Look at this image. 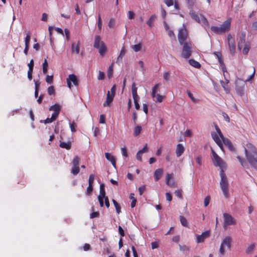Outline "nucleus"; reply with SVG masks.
<instances>
[{
  "label": "nucleus",
  "instance_id": "f257e3e1",
  "mask_svg": "<svg viewBox=\"0 0 257 257\" xmlns=\"http://www.w3.org/2000/svg\"><path fill=\"white\" fill-rule=\"evenodd\" d=\"M246 146V148H244L246 159L252 167L257 168V149L250 143H247Z\"/></svg>",
  "mask_w": 257,
  "mask_h": 257
},
{
  "label": "nucleus",
  "instance_id": "f03ea898",
  "mask_svg": "<svg viewBox=\"0 0 257 257\" xmlns=\"http://www.w3.org/2000/svg\"><path fill=\"white\" fill-rule=\"evenodd\" d=\"M231 18H228L223 22L220 27L212 26L210 28L211 31L215 34L221 35L228 32L231 26Z\"/></svg>",
  "mask_w": 257,
  "mask_h": 257
},
{
  "label": "nucleus",
  "instance_id": "7ed1b4c3",
  "mask_svg": "<svg viewBox=\"0 0 257 257\" xmlns=\"http://www.w3.org/2000/svg\"><path fill=\"white\" fill-rule=\"evenodd\" d=\"M189 14L192 19L200 24L206 30L209 29V24L207 19L202 15L196 14L193 9L190 10Z\"/></svg>",
  "mask_w": 257,
  "mask_h": 257
},
{
  "label": "nucleus",
  "instance_id": "20e7f679",
  "mask_svg": "<svg viewBox=\"0 0 257 257\" xmlns=\"http://www.w3.org/2000/svg\"><path fill=\"white\" fill-rule=\"evenodd\" d=\"M220 176L221 177V181L220 182V186L221 189L223 192V194L224 197L227 199L229 197V191H228V183L227 182V178L224 171L221 170L220 173Z\"/></svg>",
  "mask_w": 257,
  "mask_h": 257
},
{
  "label": "nucleus",
  "instance_id": "39448f33",
  "mask_svg": "<svg viewBox=\"0 0 257 257\" xmlns=\"http://www.w3.org/2000/svg\"><path fill=\"white\" fill-rule=\"evenodd\" d=\"M183 49L181 54L182 57L187 59L189 58L191 55V46L192 43L191 41H187L183 44Z\"/></svg>",
  "mask_w": 257,
  "mask_h": 257
},
{
  "label": "nucleus",
  "instance_id": "423d86ee",
  "mask_svg": "<svg viewBox=\"0 0 257 257\" xmlns=\"http://www.w3.org/2000/svg\"><path fill=\"white\" fill-rule=\"evenodd\" d=\"M231 241L232 238L229 236H226L222 240L219 248V252L221 255H223L225 253V246H226L228 249L230 248Z\"/></svg>",
  "mask_w": 257,
  "mask_h": 257
},
{
  "label": "nucleus",
  "instance_id": "0eeeda50",
  "mask_svg": "<svg viewBox=\"0 0 257 257\" xmlns=\"http://www.w3.org/2000/svg\"><path fill=\"white\" fill-rule=\"evenodd\" d=\"M80 159V158L76 156L73 158L72 162V167L71 169V173L74 175H77L80 172L79 163Z\"/></svg>",
  "mask_w": 257,
  "mask_h": 257
},
{
  "label": "nucleus",
  "instance_id": "6e6552de",
  "mask_svg": "<svg viewBox=\"0 0 257 257\" xmlns=\"http://www.w3.org/2000/svg\"><path fill=\"white\" fill-rule=\"evenodd\" d=\"M137 89L138 88L136 87L135 83H133L132 86V95L134 99L135 107L137 110H138L140 109V106L139 103L140 97L137 94Z\"/></svg>",
  "mask_w": 257,
  "mask_h": 257
},
{
  "label": "nucleus",
  "instance_id": "1a4fd4ad",
  "mask_svg": "<svg viewBox=\"0 0 257 257\" xmlns=\"http://www.w3.org/2000/svg\"><path fill=\"white\" fill-rule=\"evenodd\" d=\"M187 37L188 33L186 29L184 27L180 29L179 30L178 35V39L179 43L181 45H183V43L186 42L185 41L187 40Z\"/></svg>",
  "mask_w": 257,
  "mask_h": 257
},
{
  "label": "nucleus",
  "instance_id": "9d476101",
  "mask_svg": "<svg viewBox=\"0 0 257 257\" xmlns=\"http://www.w3.org/2000/svg\"><path fill=\"white\" fill-rule=\"evenodd\" d=\"M224 217V228H225L226 226L235 225L236 223V220L229 214L224 213L223 214Z\"/></svg>",
  "mask_w": 257,
  "mask_h": 257
},
{
  "label": "nucleus",
  "instance_id": "9b49d317",
  "mask_svg": "<svg viewBox=\"0 0 257 257\" xmlns=\"http://www.w3.org/2000/svg\"><path fill=\"white\" fill-rule=\"evenodd\" d=\"M211 153L212 155V160L214 165L220 168L222 167L223 161L222 159L211 149Z\"/></svg>",
  "mask_w": 257,
  "mask_h": 257
},
{
  "label": "nucleus",
  "instance_id": "f8f14e48",
  "mask_svg": "<svg viewBox=\"0 0 257 257\" xmlns=\"http://www.w3.org/2000/svg\"><path fill=\"white\" fill-rule=\"evenodd\" d=\"M227 41L230 52L232 55H234L235 52V43L234 39L230 34H228L227 36Z\"/></svg>",
  "mask_w": 257,
  "mask_h": 257
},
{
  "label": "nucleus",
  "instance_id": "ddd939ff",
  "mask_svg": "<svg viewBox=\"0 0 257 257\" xmlns=\"http://www.w3.org/2000/svg\"><path fill=\"white\" fill-rule=\"evenodd\" d=\"M210 236V232L209 231L203 232L201 235H196V242L197 243H201L204 242V240Z\"/></svg>",
  "mask_w": 257,
  "mask_h": 257
},
{
  "label": "nucleus",
  "instance_id": "4468645a",
  "mask_svg": "<svg viewBox=\"0 0 257 257\" xmlns=\"http://www.w3.org/2000/svg\"><path fill=\"white\" fill-rule=\"evenodd\" d=\"M49 110H53L54 112L52 115H54L55 117L57 118L61 111V106L57 103H55L49 108Z\"/></svg>",
  "mask_w": 257,
  "mask_h": 257
},
{
  "label": "nucleus",
  "instance_id": "2eb2a0df",
  "mask_svg": "<svg viewBox=\"0 0 257 257\" xmlns=\"http://www.w3.org/2000/svg\"><path fill=\"white\" fill-rule=\"evenodd\" d=\"M245 37L246 34L244 32H242L241 33L239 36V39L238 42V48L239 50H240L243 47V44L246 43L245 42Z\"/></svg>",
  "mask_w": 257,
  "mask_h": 257
},
{
  "label": "nucleus",
  "instance_id": "dca6fc26",
  "mask_svg": "<svg viewBox=\"0 0 257 257\" xmlns=\"http://www.w3.org/2000/svg\"><path fill=\"white\" fill-rule=\"evenodd\" d=\"M222 142L226 147H228V149L232 152H234L235 151V149L232 145L231 142L227 138H224L222 140Z\"/></svg>",
  "mask_w": 257,
  "mask_h": 257
},
{
  "label": "nucleus",
  "instance_id": "f3484780",
  "mask_svg": "<svg viewBox=\"0 0 257 257\" xmlns=\"http://www.w3.org/2000/svg\"><path fill=\"white\" fill-rule=\"evenodd\" d=\"M212 137L215 142L217 144V145L219 147V148L223 150V145H222V141L219 139V136H218L215 133H213L211 134Z\"/></svg>",
  "mask_w": 257,
  "mask_h": 257
},
{
  "label": "nucleus",
  "instance_id": "a211bd4d",
  "mask_svg": "<svg viewBox=\"0 0 257 257\" xmlns=\"http://www.w3.org/2000/svg\"><path fill=\"white\" fill-rule=\"evenodd\" d=\"M214 54L216 55L217 58H218V61L222 69L223 72H224V69H225V66L223 62V59L222 58V54L221 52H216L214 53Z\"/></svg>",
  "mask_w": 257,
  "mask_h": 257
},
{
  "label": "nucleus",
  "instance_id": "6ab92c4d",
  "mask_svg": "<svg viewBox=\"0 0 257 257\" xmlns=\"http://www.w3.org/2000/svg\"><path fill=\"white\" fill-rule=\"evenodd\" d=\"M185 148L184 146L181 144H178L177 145L176 149V154L177 157H180L184 152Z\"/></svg>",
  "mask_w": 257,
  "mask_h": 257
},
{
  "label": "nucleus",
  "instance_id": "aec40b11",
  "mask_svg": "<svg viewBox=\"0 0 257 257\" xmlns=\"http://www.w3.org/2000/svg\"><path fill=\"white\" fill-rule=\"evenodd\" d=\"M114 95L110 94V91H108L107 93V97L105 102L103 103L104 106H109L110 104L112 101Z\"/></svg>",
  "mask_w": 257,
  "mask_h": 257
},
{
  "label": "nucleus",
  "instance_id": "412c9836",
  "mask_svg": "<svg viewBox=\"0 0 257 257\" xmlns=\"http://www.w3.org/2000/svg\"><path fill=\"white\" fill-rule=\"evenodd\" d=\"M105 156L106 159L110 161L111 163L112 164V166L115 168L116 167V161L115 158L114 156H112L110 153H106L105 154Z\"/></svg>",
  "mask_w": 257,
  "mask_h": 257
},
{
  "label": "nucleus",
  "instance_id": "4be33fe9",
  "mask_svg": "<svg viewBox=\"0 0 257 257\" xmlns=\"http://www.w3.org/2000/svg\"><path fill=\"white\" fill-rule=\"evenodd\" d=\"M163 169H158L154 172L155 180L158 181L161 177L163 174Z\"/></svg>",
  "mask_w": 257,
  "mask_h": 257
},
{
  "label": "nucleus",
  "instance_id": "5701e85b",
  "mask_svg": "<svg viewBox=\"0 0 257 257\" xmlns=\"http://www.w3.org/2000/svg\"><path fill=\"white\" fill-rule=\"evenodd\" d=\"M67 79L68 80L70 81V82H73L74 85L77 86L78 85V79L74 74H70L68 76V78H67Z\"/></svg>",
  "mask_w": 257,
  "mask_h": 257
},
{
  "label": "nucleus",
  "instance_id": "b1692460",
  "mask_svg": "<svg viewBox=\"0 0 257 257\" xmlns=\"http://www.w3.org/2000/svg\"><path fill=\"white\" fill-rule=\"evenodd\" d=\"M99 48V53L102 56H104L106 52V47L103 42H101L100 46Z\"/></svg>",
  "mask_w": 257,
  "mask_h": 257
},
{
  "label": "nucleus",
  "instance_id": "393cba45",
  "mask_svg": "<svg viewBox=\"0 0 257 257\" xmlns=\"http://www.w3.org/2000/svg\"><path fill=\"white\" fill-rule=\"evenodd\" d=\"M79 42H78L76 45L74 43H72L71 46L72 52L73 53H75L76 54H79Z\"/></svg>",
  "mask_w": 257,
  "mask_h": 257
},
{
  "label": "nucleus",
  "instance_id": "a878e982",
  "mask_svg": "<svg viewBox=\"0 0 257 257\" xmlns=\"http://www.w3.org/2000/svg\"><path fill=\"white\" fill-rule=\"evenodd\" d=\"M101 38L99 36H96L94 39V42L93 47L95 48L98 49L100 46V44L101 45Z\"/></svg>",
  "mask_w": 257,
  "mask_h": 257
},
{
  "label": "nucleus",
  "instance_id": "bb28decb",
  "mask_svg": "<svg viewBox=\"0 0 257 257\" xmlns=\"http://www.w3.org/2000/svg\"><path fill=\"white\" fill-rule=\"evenodd\" d=\"M60 147L66 150H69L71 149V144L70 142H60Z\"/></svg>",
  "mask_w": 257,
  "mask_h": 257
},
{
  "label": "nucleus",
  "instance_id": "cd10ccee",
  "mask_svg": "<svg viewBox=\"0 0 257 257\" xmlns=\"http://www.w3.org/2000/svg\"><path fill=\"white\" fill-rule=\"evenodd\" d=\"M156 18L157 16L155 15H152L149 19L147 21V24L150 28H152L153 26V23Z\"/></svg>",
  "mask_w": 257,
  "mask_h": 257
},
{
  "label": "nucleus",
  "instance_id": "c85d7f7f",
  "mask_svg": "<svg viewBox=\"0 0 257 257\" xmlns=\"http://www.w3.org/2000/svg\"><path fill=\"white\" fill-rule=\"evenodd\" d=\"M189 63L190 65L196 68H199L201 67L200 64L194 59H190L189 60Z\"/></svg>",
  "mask_w": 257,
  "mask_h": 257
},
{
  "label": "nucleus",
  "instance_id": "c756f323",
  "mask_svg": "<svg viewBox=\"0 0 257 257\" xmlns=\"http://www.w3.org/2000/svg\"><path fill=\"white\" fill-rule=\"evenodd\" d=\"M244 47L242 50V53L244 55H246L250 49V44L249 43L247 42L243 44Z\"/></svg>",
  "mask_w": 257,
  "mask_h": 257
},
{
  "label": "nucleus",
  "instance_id": "7c9ffc66",
  "mask_svg": "<svg viewBox=\"0 0 257 257\" xmlns=\"http://www.w3.org/2000/svg\"><path fill=\"white\" fill-rule=\"evenodd\" d=\"M98 197H105V192L104 189V185L103 184H101L100 186V192Z\"/></svg>",
  "mask_w": 257,
  "mask_h": 257
},
{
  "label": "nucleus",
  "instance_id": "2f4dec72",
  "mask_svg": "<svg viewBox=\"0 0 257 257\" xmlns=\"http://www.w3.org/2000/svg\"><path fill=\"white\" fill-rule=\"evenodd\" d=\"M112 202H113L114 206L115 208L116 213L117 214H119L120 212H121V207H120V205L117 202V201L116 200H115L114 199H112Z\"/></svg>",
  "mask_w": 257,
  "mask_h": 257
},
{
  "label": "nucleus",
  "instance_id": "473e14b6",
  "mask_svg": "<svg viewBox=\"0 0 257 257\" xmlns=\"http://www.w3.org/2000/svg\"><path fill=\"white\" fill-rule=\"evenodd\" d=\"M31 40V33L28 32L26 34V37L25 39V46H29Z\"/></svg>",
  "mask_w": 257,
  "mask_h": 257
},
{
  "label": "nucleus",
  "instance_id": "72a5a7b5",
  "mask_svg": "<svg viewBox=\"0 0 257 257\" xmlns=\"http://www.w3.org/2000/svg\"><path fill=\"white\" fill-rule=\"evenodd\" d=\"M185 1L187 4L188 8L190 9H193L195 6L196 0H185Z\"/></svg>",
  "mask_w": 257,
  "mask_h": 257
},
{
  "label": "nucleus",
  "instance_id": "f704fd0d",
  "mask_svg": "<svg viewBox=\"0 0 257 257\" xmlns=\"http://www.w3.org/2000/svg\"><path fill=\"white\" fill-rule=\"evenodd\" d=\"M180 220L181 224L185 227H187L188 226V221L186 218L183 216H180Z\"/></svg>",
  "mask_w": 257,
  "mask_h": 257
},
{
  "label": "nucleus",
  "instance_id": "c9c22d12",
  "mask_svg": "<svg viewBox=\"0 0 257 257\" xmlns=\"http://www.w3.org/2000/svg\"><path fill=\"white\" fill-rule=\"evenodd\" d=\"M171 178H172V174L167 173V175H166V184L171 187H173V186H174V183H171L170 182V180L171 179Z\"/></svg>",
  "mask_w": 257,
  "mask_h": 257
},
{
  "label": "nucleus",
  "instance_id": "e433bc0d",
  "mask_svg": "<svg viewBox=\"0 0 257 257\" xmlns=\"http://www.w3.org/2000/svg\"><path fill=\"white\" fill-rule=\"evenodd\" d=\"M69 125H70L71 131L72 133L75 132H76V127H77V124H76V123L74 121H70Z\"/></svg>",
  "mask_w": 257,
  "mask_h": 257
},
{
  "label": "nucleus",
  "instance_id": "4c0bfd02",
  "mask_svg": "<svg viewBox=\"0 0 257 257\" xmlns=\"http://www.w3.org/2000/svg\"><path fill=\"white\" fill-rule=\"evenodd\" d=\"M48 67V64L46 59H45L44 62L43 63V72L44 74L47 73V69Z\"/></svg>",
  "mask_w": 257,
  "mask_h": 257
},
{
  "label": "nucleus",
  "instance_id": "58836bf2",
  "mask_svg": "<svg viewBox=\"0 0 257 257\" xmlns=\"http://www.w3.org/2000/svg\"><path fill=\"white\" fill-rule=\"evenodd\" d=\"M255 246L253 244H250L246 249V253L247 254L251 253L254 250Z\"/></svg>",
  "mask_w": 257,
  "mask_h": 257
},
{
  "label": "nucleus",
  "instance_id": "ea45409f",
  "mask_svg": "<svg viewBox=\"0 0 257 257\" xmlns=\"http://www.w3.org/2000/svg\"><path fill=\"white\" fill-rule=\"evenodd\" d=\"M132 48L135 52H139L142 49V44L140 43L138 44L133 45Z\"/></svg>",
  "mask_w": 257,
  "mask_h": 257
},
{
  "label": "nucleus",
  "instance_id": "a19ab883",
  "mask_svg": "<svg viewBox=\"0 0 257 257\" xmlns=\"http://www.w3.org/2000/svg\"><path fill=\"white\" fill-rule=\"evenodd\" d=\"M237 158L242 167H245L246 166H247V163L243 158H241L239 156H237Z\"/></svg>",
  "mask_w": 257,
  "mask_h": 257
},
{
  "label": "nucleus",
  "instance_id": "79ce46f5",
  "mask_svg": "<svg viewBox=\"0 0 257 257\" xmlns=\"http://www.w3.org/2000/svg\"><path fill=\"white\" fill-rule=\"evenodd\" d=\"M142 131V127L141 126L138 125L135 127L134 129V136H138Z\"/></svg>",
  "mask_w": 257,
  "mask_h": 257
},
{
  "label": "nucleus",
  "instance_id": "37998d69",
  "mask_svg": "<svg viewBox=\"0 0 257 257\" xmlns=\"http://www.w3.org/2000/svg\"><path fill=\"white\" fill-rule=\"evenodd\" d=\"M48 94L49 95H55V91L54 87L53 86H50L47 89Z\"/></svg>",
  "mask_w": 257,
  "mask_h": 257
},
{
  "label": "nucleus",
  "instance_id": "c03bdc74",
  "mask_svg": "<svg viewBox=\"0 0 257 257\" xmlns=\"http://www.w3.org/2000/svg\"><path fill=\"white\" fill-rule=\"evenodd\" d=\"M113 63H112L108 67L107 70V75L108 77L110 78L112 77L113 74Z\"/></svg>",
  "mask_w": 257,
  "mask_h": 257
},
{
  "label": "nucleus",
  "instance_id": "a18cd8bd",
  "mask_svg": "<svg viewBox=\"0 0 257 257\" xmlns=\"http://www.w3.org/2000/svg\"><path fill=\"white\" fill-rule=\"evenodd\" d=\"M215 130H216L217 133L218 134V136L220 138V139L221 140L223 139L225 137L223 136L220 128H219V127L218 126V125L216 124H215Z\"/></svg>",
  "mask_w": 257,
  "mask_h": 257
},
{
  "label": "nucleus",
  "instance_id": "49530a36",
  "mask_svg": "<svg viewBox=\"0 0 257 257\" xmlns=\"http://www.w3.org/2000/svg\"><path fill=\"white\" fill-rule=\"evenodd\" d=\"M57 119V118L56 117L54 116V115H52L51 118H47L45 120V123H51L52 122H53V121L55 120L56 119Z\"/></svg>",
  "mask_w": 257,
  "mask_h": 257
},
{
  "label": "nucleus",
  "instance_id": "de8ad7c7",
  "mask_svg": "<svg viewBox=\"0 0 257 257\" xmlns=\"http://www.w3.org/2000/svg\"><path fill=\"white\" fill-rule=\"evenodd\" d=\"M176 0H163L164 3L168 7L173 6Z\"/></svg>",
  "mask_w": 257,
  "mask_h": 257
},
{
  "label": "nucleus",
  "instance_id": "09e8293b",
  "mask_svg": "<svg viewBox=\"0 0 257 257\" xmlns=\"http://www.w3.org/2000/svg\"><path fill=\"white\" fill-rule=\"evenodd\" d=\"M46 81L48 84H52L53 82V76L52 75H47L46 78Z\"/></svg>",
  "mask_w": 257,
  "mask_h": 257
},
{
  "label": "nucleus",
  "instance_id": "8fccbe9b",
  "mask_svg": "<svg viewBox=\"0 0 257 257\" xmlns=\"http://www.w3.org/2000/svg\"><path fill=\"white\" fill-rule=\"evenodd\" d=\"M187 93L189 97V98L191 99V100L194 102H197V100L194 97L193 94L189 91L187 90Z\"/></svg>",
  "mask_w": 257,
  "mask_h": 257
},
{
  "label": "nucleus",
  "instance_id": "3c124183",
  "mask_svg": "<svg viewBox=\"0 0 257 257\" xmlns=\"http://www.w3.org/2000/svg\"><path fill=\"white\" fill-rule=\"evenodd\" d=\"M182 191L181 189L177 190L175 191V195L180 199L182 198Z\"/></svg>",
  "mask_w": 257,
  "mask_h": 257
},
{
  "label": "nucleus",
  "instance_id": "603ef678",
  "mask_svg": "<svg viewBox=\"0 0 257 257\" xmlns=\"http://www.w3.org/2000/svg\"><path fill=\"white\" fill-rule=\"evenodd\" d=\"M138 190L139 194L141 196L143 194L146 190V186L145 185L141 186L139 188Z\"/></svg>",
  "mask_w": 257,
  "mask_h": 257
},
{
  "label": "nucleus",
  "instance_id": "864d4df0",
  "mask_svg": "<svg viewBox=\"0 0 257 257\" xmlns=\"http://www.w3.org/2000/svg\"><path fill=\"white\" fill-rule=\"evenodd\" d=\"M121 151L122 156L126 158L128 157L127 149L125 147L121 148Z\"/></svg>",
  "mask_w": 257,
  "mask_h": 257
},
{
  "label": "nucleus",
  "instance_id": "5fc2aeb1",
  "mask_svg": "<svg viewBox=\"0 0 257 257\" xmlns=\"http://www.w3.org/2000/svg\"><path fill=\"white\" fill-rule=\"evenodd\" d=\"M210 197L209 196H207L205 198L204 201V206L205 207H207L209 205V204L210 203Z\"/></svg>",
  "mask_w": 257,
  "mask_h": 257
},
{
  "label": "nucleus",
  "instance_id": "6e6d98bb",
  "mask_svg": "<svg viewBox=\"0 0 257 257\" xmlns=\"http://www.w3.org/2000/svg\"><path fill=\"white\" fill-rule=\"evenodd\" d=\"M99 216V213L98 211L93 212L90 215V218H94L95 217H98Z\"/></svg>",
  "mask_w": 257,
  "mask_h": 257
},
{
  "label": "nucleus",
  "instance_id": "4d7b16f0",
  "mask_svg": "<svg viewBox=\"0 0 257 257\" xmlns=\"http://www.w3.org/2000/svg\"><path fill=\"white\" fill-rule=\"evenodd\" d=\"M163 78L166 81H168L170 79V73L169 72H166L164 73Z\"/></svg>",
  "mask_w": 257,
  "mask_h": 257
},
{
  "label": "nucleus",
  "instance_id": "13d9d810",
  "mask_svg": "<svg viewBox=\"0 0 257 257\" xmlns=\"http://www.w3.org/2000/svg\"><path fill=\"white\" fill-rule=\"evenodd\" d=\"M92 191H93L92 185H90H90L88 184V186L87 187V190H86V194L88 195H89L91 193Z\"/></svg>",
  "mask_w": 257,
  "mask_h": 257
},
{
  "label": "nucleus",
  "instance_id": "bf43d9fd",
  "mask_svg": "<svg viewBox=\"0 0 257 257\" xmlns=\"http://www.w3.org/2000/svg\"><path fill=\"white\" fill-rule=\"evenodd\" d=\"M105 77V74L103 72L99 71V75L98 76V80H103L104 79Z\"/></svg>",
  "mask_w": 257,
  "mask_h": 257
},
{
  "label": "nucleus",
  "instance_id": "052dcab7",
  "mask_svg": "<svg viewBox=\"0 0 257 257\" xmlns=\"http://www.w3.org/2000/svg\"><path fill=\"white\" fill-rule=\"evenodd\" d=\"M179 248H180V250H182L183 251H188L189 249V247L185 245H182L180 244Z\"/></svg>",
  "mask_w": 257,
  "mask_h": 257
},
{
  "label": "nucleus",
  "instance_id": "680f3d73",
  "mask_svg": "<svg viewBox=\"0 0 257 257\" xmlns=\"http://www.w3.org/2000/svg\"><path fill=\"white\" fill-rule=\"evenodd\" d=\"M157 97V101L159 102H162L164 98V96L161 95L160 94H157L156 95Z\"/></svg>",
  "mask_w": 257,
  "mask_h": 257
},
{
  "label": "nucleus",
  "instance_id": "e2e57ef3",
  "mask_svg": "<svg viewBox=\"0 0 257 257\" xmlns=\"http://www.w3.org/2000/svg\"><path fill=\"white\" fill-rule=\"evenodd\" d=\"M94 176L92 174L90 175L88 179V184L89 185H93L94 182Z\"/></svg>",
  "mask_w": 257,
  "mask_h": 257
},
{
  "label": "nucleus",
  "instance_id": "0e129e2a",
  "mask_svg": "<svg viewBox=\"0 0 257 257\" xmlns=\"http://www.w3.org/2000/svg\"><path fill=\"white\" fill-rule=\"evenodd\" d=\"M152 248L153 249L157 248L159 247V243L157 241L152 242L151 243Z\"/></svg>",
  "mask_w": 257,
  "mask_h": 257
},
{
  "label": "nucleus",
  "instance_id": "69168bd1",
  "mask_svg": "<svg viewBox=\"0 0 257 257\" xmlns=\"http://www.w3.org/2000/svg\"><path fill=\"white\" fill-rule=\"evenodd\" d=\"M114 24H115L114 20L113 19H111L109 20V23H108V27L110 28H112L114 27Z\"/></svg>",
  "mask_w": 257,
  "mask_h": 257
},
{
  "label": "nucleus",
  "instance_id": "338daca9",
  "mask_svg": "<svg viewBox=\"0 0 257 257\" xmlns=\"http://www.w3.org/2000/svg\"><path fill=\"white\" fill-rule=\"evenodd\" d=\"M105 122V117L104 114H101L100 115L99 118V123H104Z\"/></svg>",
  "mask_w": 257,
  "mask_h": 257
},
{
  "label": "nucleus",
  "instance_id": "774afa93",
  "mask_svg": "<svg viewBox=\"0 0 257 257\" xmlns=\"http://www.w3.org/2000/svg\"><path fill=\"white\" fill-rule=\"evenodd\" d=\"M83 248L84 251H87V250L91 249L90 244H89L88 243H85L83 245Z\"/></svg>",
  "mask_w": 257,
  "mask_h": 257
}]
</instances>
